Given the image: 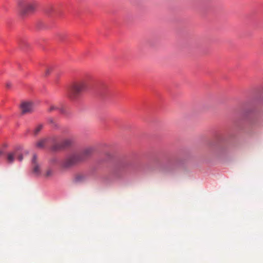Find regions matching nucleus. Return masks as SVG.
I'll list each match as a JSON object with an SVG mask.
<instances>
[{"label": "nucleus", "instance_id": "f257e3e1", "mask_svg": "<svg viewBox=\"0 0 263 263\" xmlns=\"http://www.w3.org/2000/svg\"><path fill=\"white\" fill-rule=\"evenodd\" d=\"M89 81L88 78H81L74 81L70 88L68 97L73 100L79 98L88 89Z\"/></svg>", "mask_w": 263, "mask_h": 263}, {"label": "nucleus", "instance_id": "f03ea898", "mask_svg": "<svg viewBox=\"0 0 263 263\" xmlns=\"http://www.w3.org/2000/svg\"><path fill=\"white\" fill-rule=\"evenodd\" d=\"M17 5L20 14L22 16H25L34 11L37 6V3L31 0H18Z\"/></svg>", "mask_w": 263, "mask_h": 263}, {"label": "nucleus", "instance_id": "7ed1b4c3", "mask_svg": "<svg viewBox=\"0 0 263 263\" xmlns=\"http://www.w3.org/2000/svg\"><path fill=\"white\" fill-rule=\"evenodd\" d=\"M83 160V158L78 153H74L67 156L62 162L64 167H71Z\"/></svg>", "mask_w": 263, "mask_h": 263}, {"label": "nucleus", "instance_id": "20e7f679", "mask_svg": "<svg viewBox=\"0 0 263 263\" xmlns=\"http://www.w3.org/2000/svg\"><path fill=\"white\" fill-rule=\"evenodd\" d=\"M16 158H17L18 160L20 162L23 159V156L22 154L20 153L17 149L8 153L6 155V160L7 163L12 164L14 162Z\"/></svg>", "mask_w": 263, "mask_h": 263}, {"label": "nucleus", "instance_id": "39448f33", "mask_svg": "<svg viewBox=\"0 0 263 263\" xmlns=\"http://www.w3.org/2000/svg\"><path fill=\"white\" fill-rule=\"evenodd\" d=\"M31 167L32 173L40 176L42 173V163L39 161L36 155H33L31 161Z\"/></svg>", "mask_w": 263, "mask_h": 263}, {"label": "nucleus", "instance_id": "423d86ee", "mask_svg": "<svg viewBox=\"0 0 263 263\" xmlns=\"http://www.w3.org/2000/svg\"><path fill=\"white\" fill-rule=\"evenodd\" d=\"M34 104L31 101H24L21 104L22 113L23 114L30 113L33 111Z\"/></svg>", "mask_w": 263, "mask_h": 263}, {"label": "nucleus", "instance_id": "0eeeda50", "mask_svg": "<svg viewBox=\"0 0 263 263\" xmlns=\"http://www.w3.org/2000/svg\"><path fill=\"white\" fill-rule=\"evenodd\" d=\"M48 112L51 113L54 111H58L61 113L64 112L62 105L60 103H51L49 104V107L47 109Z\"/></svg>", "mask_w": 263, "mask_h": 263}, {"label": "nucleus", "instance_id": "6e6552de", "mask_svg": "<svg viewBox=\"0 0 263 263\" xmlns=\"http://www.w3.org/2000/svg\"><path fill=\"white\" fill-rule=\"evenodd\" d=\"M72 142V141L70 139H64L61 142H57L54 145V148L59 149L68 147L71 144Z\"/></svg>", "mask_w": 263, "mask_h": 263}, {"label": "nucleus", "instance_id": "1a4fd4ad", "mask_svg": "<svg viewBox=\"0 0 263 263\" xmlns=\"http://www.w3.org/2000/svg\"><path fill=\"white\" fill-rule=\"evenodd\" d=\"M93 148L92 147H88L84 149L80 153H78L81 157L83 158V160H84L86 157L91 155L93 152Z\"/></svg>", "mask_w": 263, "mask_h": 263}, {"label": "nucleus", "instance_id": "9d476101", "mask_svg": "<svg viewBox=\"0 0 263 263\" xmlns=\"http://www.w3.org/2000/svg\"><path fill=\"white\" fill-rule=\"evenodd\" d=\"M86 175L82 174H79L75 176L73 181L75 183H79L85 182L87 180Z\"/></svg>", "mask_w": 263, "mask_h": 263}, {"label": "nucleus", "instance_id": "9b49d317", "mask_svg": "<svg viewBox=\"0 0 263 263\" xmlns=\"http://www.w3.org/2000/svg\"><path fill=\"white\" fill-rule=\"evenodd\" d=\"M53 174V170L51 168H48L46 170L45 173V177L46 178L52 176Z\"/></svg>", "mask_w": 263, "mask_h": 263}, {"label": "nucleus", "instance_id": "f8f14e48", "mask_svg": "<svg viewBox=\"0 0 263 263\" xmlns=\"http://www.w3.org/2000/svg\"><path fill=\"white\" fill-rule=\"evenodd\" d=\"M46 140L45 139L41 140L37 142L36 146L38 148H43L44 146Z\"/></svg>", "mask_w": 263, "mask_h": 263}, {"label": "nucleus", "instance_id": "ddd939ff", "mask_svg": "<svg viewBox=\"0 0 263 263\" xmlns=\"http://www.w3.org/2000/svg\"><path fill=\"white\" fill-rule=\"evenodd\" d=\"M42 128H43L42 125L40 124V125H37L35 127V128L34 129V130L33 131L34 135H37L39 133V132L42 130Z\"/></svg>", "mask_w": 263, "mask_h": 263}, {"label": "nucleus", "instance_id": "4468645a", "mask_svg": "<svg viewBox=\"0 0 263 263\" xmlns=\"http://www.w3.org/2000/svg\"><path fill=\"white\" fill-rule=\"evenodd\" d=\"M52 68L51 67H47L45 71V75L48 76L50 73L51 71H52Z\"/></svg>", "mask_w": 263, "mask_h": 263}, {"label": "nucleus", "instance_id": "2eb2a0df", "mask_svg": "<svg viewBox=\"0 0 263 263\" xmlns=\"http://www.w3.org/2000/svg\"><path fill=\"white\" fill-rule=\"evenodd\" d=\"M11 84L10 83H9V82L7 83V84H6L7 87L9 88L11 87Z\"/></svg>", "mask_w": 263, "mask_h": 263}, {"label": "nucleus", "instance_id": "dca6fc26", "mask_svg": "<svg viewBox=\"0 0 263 263\" xmlns=\"http://www.w3.org/2000/svg\"><path fill=\"white\" fill-rule=\"evenodd\" d=\"M4 152L2 150L0 149V156L3 155Z\"/></svg>", "mask_w": 263, "mask_h": 263}]
</instances>
